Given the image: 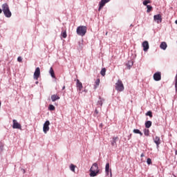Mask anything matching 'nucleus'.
<instances>
[{"mask_svg":"<svg viewBox=\"0 0 177 177\" xmlns=\"http://www.w3.org/2000/svg\"><path fill=\"white\" fill-rule=\"evenodd\" d=\"M153 141L154 143H156V145H157V147H158V146H160V145L161 144L160 137L158 136H156L155 138H153Z\"/></svg>","mask_w":177,"mask_h":177,"instance_id":"13","label":"nucleus"},{"mask_svg":"<svg viewBox=\"0 0 177 177\" xmlns=\"http://www.w3.org/2000/svg\"><path fill=\"white\" fill-rule=\"evenodd\" d=\"M105 172L106 175H109L110 172V163H106L105 166Z\"/></svg>","mask_w":177,"mask_h":177,"instance_id":"17","label":"nucleus"},{"mask_svg":"<svg viewBox=\"0 0 177 177\" xmlns=\"http://www.w3.org/2000/svg\"><path fill=\"white\" fill-rule=\"evenodd\" d=\"M133 132L134 133H138L140 136H143V133H142L139 129H133Z\"/></svg>","mask_w":177,"mask_h":177,"instance_id":"20","label":"nucleus"},{"mask_svg":"<svg viewBox=\"0 0 177 177\" xmlns=\"http://www.w3.org/2000/svg\"><path fill=\"white\" fill-rule=\"evenodd\" d=\"M115 89L118 91V92H122L125 88L124 87V84L121 80H118L115 83Z\"/></svg>","mask_w":177,"mask_h":177,"instance_id":"4","label":"nucleus"},{"mask_svg":"<svg viewBox=\"0 0 177 177\" xmlns=\"http://www.w3.org/2000/svg\"><path fill=\"white\" fill-rule=\"evenodd\" d=\"M39 75H41V69L39 67L36 68L35 71L33 75L34 80H38L39 78Z\"/></svg>","mask_w":177,"mask_h":177,"instance_id":"5","label":"nucleus"},{"mask_svg":"<svg viewBox=\"0 0 177 177\" xmlns=\"http://www.w3.org/2000/svg\"><path fill=\"white\" fill-rule=\"evenodd\" d=\"M176 24H177V20L175 21Z\"/></svg>","mask_w":177,"mask_h":177,"instance_id":"40","label":"nucleus"},{"mask_svg":"<svg viewBox=\"0 0 177 177\" xmlns=\"http://www.w3.org/2000/svg\"><path fill=\"white\" fill-rule=\"evenodd\" d=\"M95 113L96 114H98L99 112H97V109H95Z\"/></svg>","mask_w":177,"mask_h":177,"instance_id":"35","label":"nucleus"},{"mask_svg":"<svg viewBox=\"0 0 177 177\" xmlns=\"http://www.w3.org/2000/svg\"><path fill=\"white\" fill-rule=\"evenodd\" d=\"M2 10L6 17H12V12H10V9L9 8V5H8V3H6L2 5Z\"/></svg>","mask_w":177,"mask_h":177,"instance_id":"2","label":"nucleus"},{"mask_svg":"<svg viewBox=\"0 0 177 177\" xmlns=\"http://www.w3.org/2000/svg\"><path fill=\"white\" fill-rule=\"evenodd\" d=\"M61 35L62 37H63V38H67V32L64 30V32H62Z\"/></svg>","mask_w":177,"mask_h":177,"instance_id":"26","label":"nucleus"},{"mask_svg":"<svg viewBox=\"0 0 177 177\" xmlns=\"http://www.w3.org/2000/svg\"><path fill=\"white\" fill-rule=\"evenodd\" d=\"M49 74H50L52 78H56V75H55V71H53V68L50 67Z\"/></svg>","mask_w":177,"mask_h":177,"instance_id":"18","label":"nucleus"},{"mask_svg":"<svg viewBox=\"0 0 177 177\" xmlns=\"http://www.w3.org/2000/svg\"><path fill=\"white\" fill-rule=\"evenodd\" d=\"M146 115H148L150 117V118H153V113L151 111H149L147 113Z\"/></svg>","mask_w":177,"mask_h":177,"instance_id":"27","label":"nucleus"},{"mask_svg":"<svg viewBox=\"0 0 177 177\" xmlns=\"http://www.w3.org/2000/svg\"><path fill=\"white\" fill-rule=\"evenodd\" d=\"M90 176L95 177L97 176V174H100V170L99 169V167L97 166V163H94L90 169Z\"/></svg>","mask_w":177,"mask_h":177,"instance_id":"1","label":"nucleus"},{"mask_svg":"<svg viewBox=\"0 0 177 177\" xmlns=\"http://www.w3.org/2000/svg\"><path fill=\"white\" fill-rule=\"evenodd\" d=\"M36 84H38V82H36Z\"/></svg>","mask_w":177,"mask_h":177,"instance_id":"44","label":"nucleus"},{"mask_svg":"<svg viewBox=\"0 0 177 177\" xmlns=\"http://www.w3.org/2000/svg\"><path fill=\"white\" fill-rule=\"evenodd\" d=\"M76 86L80 92H81L82 91V88H84V86H82V82H81L78 79L76 80Z\"/></svg>","mask_w":177,"mask_h":177,"instance_id":"12","label":"nucleus"},{"mask_svg":"<svg viewBox=\"0 0 177 177\" xmlns=\"http://www.w3.org/2000/svg\"><path fill=\"white\" fill-rule=\"evenodd\" d=\"M100 74H101V75H102V77H104V75H106V68H103L101 70Z\"/></svg>","mask_w":177,"mask_h":177,"instance_id":"24","label":"nucleus"},{"mask_svg":"<svg viewBox=\"0 0 177 177\" xmlns=\"http://www.w3.org/2000/svg\"><path fill=\"white\" fill-rule=\"evenodd\" d=\"M141 157H145V154H144V153H142V154H141Z\"/></svg>","mask_w":177,"mask_h":177,"instance_id":"37","label":"nucleus"},{"mask_svg":"<svg viewBox=\"0 0 177 177\" xmlns=\"http://www.w3.org/2000/svg\"><path fill=\"white\" fill-rule=\"evenodd\" d=\"M77 166L74 165L73 164H71L70 166V169L72 171V172H75V167Z\"/></svg>","mask_w":177,"mask_h":177,"instance_id":"23","label":"nucleus"},{"mask_svg":"<svg viewBox=\"0 0 177 177\" xmlns=\"http://www.w3.org/2000/svg\"><path fill=\"white\" fill-rule=\"evenodd\" d=\"M153 19L155 21H156V23H158V24H160V23L162 21V17H161V15H154Z\"/></svg>","mask_w":177,"mask_h":177,"instance_id":"10","label":"nucleus"},{"mask_svg":"<svg viewBox=\"0 0 177 177\" xmlns=\"http://www.w3.org/2000/svg\"><path fill=\"white\" fill-rule=\"evenodd\" d=\"M88 28L86 26H80L77 28L76 32L77 35H80V37H84L85 34H86V30Z\"/></svg>","mask_w":177,"mask_h":177,"instance_id":"3","label":"nucleus"},{"mask_svg":"<svg viewBox=\"0 0 177 177\" xmlns=\"http://www.w3.org/2000/svg\"><path fill=\"white\" fill-rule=\"evenodd\" d=\"M151 127V121H147L145 122V128H150Z\"/></svg>","mask_w":177,"mask_h":177,"instance_id":"22","label":"nucleus"},{"mask_svg":"<svg viewBox=\"0 0 177 177\" xmlns=\"http://www.w3.org/2000/svg\"><path fill=\"white\" fill-rule=\"evenodd\" d=\"M55 106H53V104H50L48 106V110H50V111H55Z\"/></svg>","mask_w":177,"mask_h":177,"instance_id":"25","label":"nucleus"},{"mask_svg":"<svg viewBox=\"0 0 177 177\" xmlns=\"http://www.w3.org/2000/svg\"><path fill=\"white\" fill-rule=\"evenodd\" d=\"M2 11H3V10L0 9V15H1V13H2Z\"/></svg>","mask_w":177,"mask_h":177,"instance_id":"38","label":"nucleus"},{"mask_svg":"<svg viewBox=\"0 0 177 177\" xmlns=\"http://www.w3.org/2000/svg\"><path fill=\"white\" fill-rule=\"evenodd\" d=\"M108 34H109V32H106L105 33V35H108Z\"/></svg>","mask_w":177,"mask_h":177,"instance_id":"39","label":"nucleus"},{"mask_svg":"<svg viewBox=\"0 0 177 177\" xmlns=\"http://www.w3.org/2000/svg\"><path fill=\"white\" fill-rule=\"evenodd\" d=\"M147 12L150 13L153 10V7L150 5L147 6Z\"/></svg>","mask_w":177,"mask_h":177,"instance_id":"21","label":"nucleus"},{"mask_svg":"<svg viewBox=\"0 0 177 177\" xmlns=\"http://www.w3.org/2000/svg\"><path fill=\"white\" fill-rule=\"evenodd\" d=\"M117 140H118V137H113L111 140V145L117 147Z\"/></svg>","mask_w":177,"mask_h":177,"instance_id":"14","label":"nucleus"},{"mask_svg":"<svg viewBox=\"0 0 177 177\" xmlns=\"http://www.w3.org/2000/svg\"><path fill=\"white\" fill-rule=\"evenodd\" d=\"M17 61L19 62H23V58H21V57H18Z\"/></svg>","mask_w":177,"mask_h":177,"instance_id":"33","label":"nucleus"},{"mask_svg":"<svg viewBox=\"0 0 177 177\" xmlns=\"http://www.w3.org/2000/svg\"><path fill=\"white\" fill-rule=\"evenodd\" d=\"M147 3H150V0H145L143 1V5L145 6H148Z\"/></svg>","mask_w":177,"mask_h":177,"instance_id":"28","label":"nucleus"},{"mask_svg":"<svg viewBox=\"0 0 177 177\" xmlns=\"http://www.w3.org/2000/svg\"><path fill=\"white\" fill-rule=\"evenodd\" d=\"M98 103H99V104H100V106L103 105V102H102V100L99 101Z\"/></svg>","mask_w":177,"mask_h":177,"instance_id":"34","label":"nucleus"},{"mask_svg":"<svg viewBox=\"0 0 177 177\" xmlns=\"http://www.w3.org/2000/svg\"><path fill=\"white\" fill-rule=\"evenodd\" d=\"M111 176H113V174H111Z\"/></svg>","mask_w":177,"mask_h":177,"instance_id":"42","label":"nucleus"},{"mask_svg":"<svg viewBox=\"0 0 177 177\" xmlns=\"http://www.w3.org/2000/svg\"><path fill=\"white\" fill-rule=\"evenodd\" d=\"M167 46H168V45H167V43L165 41H162L160 45V49H162L163 50H165V49H167Z\"/></svg>","mask_w":177,"mask_h":177,"instance_id":"15","label":"nucleus"},{"mask_svg":"<svg viewBox=\"0 0 177 177\" xmlns=\"http://www.w3.org/2000/svg\"><path fill=\"white\" fill-rule=\"evenodd\" d=\"M142 48H143V50L144 52H147V50H149V41H145L142 42Z\"/></svg>","mask_w":177,"mask_h":177,"instance_id":"11","label":"nucleus"},{"mask_svg":"<svg viewBox=\"0 0 177 177\" xmlns=\"http://www.w3.org/2000/svg\"><path fill=\"white\" fill-rule=\"evenodd\" d=\"M59 99H60V97H59L57 95H51L52 102H56V100H59Z\"/></svg>","mask_w":177,"mask_h":177,"instance_id":"16","label":"nucleus"},{"mask_svg":"<svg viewBox=\"0 0 177 177\" xmlns=\"http://www.w3.org/2000/svg\"><path fill=\"white\" fill-rule=\"evenodd\" d=\"M111 0H101V1L99 3V8L98 11L100 12L102 9H103L104 6L106 5V3H109Z\"/></svg>","mask_w":177,"mask_h":177,"instance_id":"6","label":"nucleus"},{"mask_svg":"<svg viewBox=\"0 0 177 177\" xmlns=\"http://www.w3.org/2000/svg\"><path fill=\"white\" fill-rule=\"evenodd\" d=\"M100 84V79H97L95 82L94 89H96Z\"/></svg>","mask_w":177,"mask_h":177,"instance_id":"19","label":"nucleus"},{"mask_svg":"<svg viewBox=\"0 0 177 177\" xmlns=\"http://www.w3.org/2000/svg\"><path fill=\"white\" fill-rule=\"evenodd\" d=\"M175 88H176V91H177V76H176V79H175Z\"/></svg>","mask_w":177,"mask_h":177,"instance_id":"32","label":"nucleus"},{"mask_svg":"<svg viewBox=\"0 0 177 177\" xmlns=\"http://www.w3.org/2000/svg\"><path fill=\"white\" fill-rule=\"evenodd\" d=\"M12 128L13 129H21V124H20V123H18L17 120H13Z\"/></svg>","mask_w":177,"mask_h":177,"instance_id":"7","label":"nucleus"},{"mask_svg":"<svg viewBox=\"0 0 177 177\" xmlns=\"http://www.w3.org/2000/svg\"><path fill=\"white\" fill-rule=\"evenodd\" d=\"M127 66H129V67H131V66H133V62L129 61Z\"/></svg>","mask_w":177,"mask_h":177,"instance_id":"29","label":"nucleus"},{"mask_svg":"<svg viewBox=\"0 0 177 177\" xmlns=\"http://www.w3.org/2000/svg\"><path fill=\"white\" fill-rule=\"evenodd\" d=\"M49 125H50V122L49 120H46L43 127V131L44 133H47V132L49 131Z\"/></svg>","mask_w":177,"mask_h":177,"instance_id":"8","label":"nucleus"},{"mask_svg":"<svg viewBox=\"0 0 177 177\" xmlns=\"http://www.w3.org/2000/svg\"><path fill=\"white\" fill-rule=\"evenodd\" d=\"M147 162L148 165H150V164H151V159L150 158H148L147 160Z\"/></svg>","mask_w":177,"mask_h":177,"instance_id":"31","label":"nucleus"},{"mask_svg":"<svg viewBox=\"0 0 177 177\" xmlns=\"http://www.w3.org/2000/svg\"><path fill=\"white\" fill-rule=\"evenodd\" d=\"M64 89H66V86H63L62 90L64 91Z\"/></svg>","mask_w":177,"mask_h":177,"instance_id":"36","label":"nucleus"},{"mask_svg":"<svg viewBox=\"0 0 177 177\" xmlns=\"http://www.w3.org/2000/svg\"><path fill=\"white\" fill-rule=\"evenodd\" d=\"M149 132H150V131H149V129H147V130H145L144 133H145V135L146 136H149Z\"/></svg>","mask_w":177,"mask_h":177,"instance_id":"30","label":"nucleus"},{"mask_svg":"<svg viewBox=\"0 0 177 177\" xmlns=\"http://www.w3.org/2000/svg\"><path fill=\"white\" fill-rule=\"evenodd\" d=\"M1 104H1V101H0V107H1Z\"/></svg>","mask_w":177,"mask_h":177,"instance_id":"41","label":"nucleus"},{"mask_svg":"<svg viewBox=\"0 0 177 177\" xmlns=\"http://www.w3.org/2000/svg\"><path fill=\"white\" fill-rule=\"evenodd\" d=\"M154 81H161V72H156L153 74Z\"/></svg>","mask_w":177,"mask_h":177,"instance_id":"9","label":"nucleus"},{"mask_svg":"<svg viewBox=\"0 0 177 177\" xmlns=\"http://www.w3.org/2000/svg\"><path fill=\"white\" fill-rule=\"evenodd\" d=\"M176 154H177V151H176Z\"/></svg>","mask_w":177,"mask_h":177,"instance_id":"43","label":"nucleus"}]
</instances>
